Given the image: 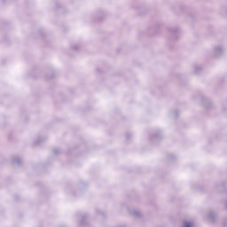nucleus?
<instances>
[{
	"instance_id": "obj_1",
	"label": "nucleus",
	"mask_w": 227,
	"mask_h": 227,
	"mask_svg": "<svg viewBox=\"0 0 227 227\" xmlns=\"http://www.w3.org/2000/svg\"><path fill=\"white\" fill-rule=\"evenodd\" d=\"M192 225L191 224V223H184V227H192Z\"/></svg>"
}]
</instances>
